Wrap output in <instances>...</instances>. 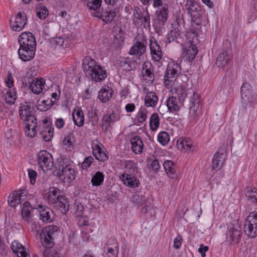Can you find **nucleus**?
Wrapping results in <instances>:
<instances>
[{"mask_svg":"<svg viewBox=\"0 0 257 257\" xmlns=\"http://www.w3.org/2000/svg\"><path fill=\"white\" fill-rule=\"evenodd\" d=\"M82 67L86 74L90 75L92 79L96 82L103 81L107 76L106 70L89 57L84 58Z\"/></svg>","mask_w":257,"mask_h":257,"instance_id":"obj_1","label":"nucleus"},{"mask_svg":"<svg viewBox=\"0 0 257 257\" xmlns=\"http://www.w3.org/2000/svg\"><path fill=\"white\" fill-rule=\"evenodd\" d=\"M67 159H62L58 162V170H56L55 175L58 176L64 183H71L75 178V172L72 165L68 164Z\"/></svg>","mask_w":257,"mask_h":257,"instance_id":"obj_2","label":"nucleus"},{"mask_svg":"<svg viewBox=\"0 0 257 257\" xmlns=\"http://www.w3.org/2000/svg\"><path fill=\"white\" fill-rule=\"evenodd\" d=\"M59 232L58 226L49 225L44 227L40 234L41 243L45 247H50L53 245V239Z\"/></svg>","mask_w":257,"mask_h":257,"instance_id":"obj_3","label":"nucleus"},{"mask_svg":"<svg viewBox=\"0 0 257 257\" xmlns=\"http://www.w3.org/2000/svg\"><path fill=\"white\" fill-rule=\"evenodd\" d=\"M185 7L187 13L191 16L192 22H194V26L195 27V25L199 26L202 16V11L200 7L193 0H188Z\"/></svg>","mask_w":257,"mask_h":257,"instance_id":"obj_4","label":"nucleus"},{"mask_svg":"<svg viewBox=\"0 0 257 257\" xmlns=\"http://www.w3.org/2000/svg\"><path fill=\"white\" fill-rule=\"evenodd\" d=\"M244 231L249 237H254L257 235V212H251L247 216L244 224Z\"/></svg>","mask_w":257,"mask_h":257,"instance_id":"obj_5","label":"nucleus"},{"mask_svg":"<svg viewBox=\"0 0 257 257\" xmlns=\"http://www.w3.org/2000/svg\"><path fill=\"white\" fill-rule=\"evenodd\" d=\"M39 167L44 172L51 171L54 166L52 156L46 151H41L37 154Z\"/></svg>","mask_w":257,"mask_h":257,"instance_id":"obj_6","label":"nucleus"},{"mask_svg":"<svg viewBox=\"0 0 257 257\" xmlns=\"http://www.w3.org/2000/svg\"><path fill=\"white\" fill-rule=\"evenodd\" d=\"M179 66L177 64L169 65L164 75V83L165 86L169 88L178 76Z\"/></svg>","mask_w":257,"mask_h":257,"instance_id":"obj_7","label":"nucleus"},{"mask_svg":"<svg viewBox=\"0 0 257 257\" xmlns=\"http://www.w3.org/2000/svg\"><path fill=\"white\" fill-rule=\"evenodd\" d=\"M26 125L25 126V134L28 137L33 138L37 133V118L33 115L29 116L23 120Z\"/></svg>","mask_w":257,"mask_h":257,"instance_id":"obj_8","label":"nucleus"},{"mask_svg":"<svg viewBox=\"0 0 257 257\" xmlns=\"http://www.w3.org/2000/svg\"><path fill=\"white\" fill-rule=\"evenodd\" d=\"M20 47L34 48H36V41L34 36L30 32L22 33L19 38Z\"/></svg>","mask_w":257,"mask_h":257,"instance_id":"obj_9","label":"nucleus"},{"mask_svg":"<svg viewBox=\"0 0 257 257\" xmlns=\"http://www.w3.org/2000/svg\"><path fill=\"white\" fill-rule=\"evenodd\" d=\"M197 44L186 41L184 45H182L183 55L186 60L191 61L194 59L198 53Z\"/></svg>","mask_w":257,"mask_h":257,"instance_id":"obj_10","label":"nucleus"},{"mask_svg":"<svg viewBox=\"0 0 257 257\" xmlns=\"http://www.w3.org/2000/svg\"><path fill=\"white\" fill-rule=\"evenodd\" d=\"M134 23L135 25L141 24L145 26H150V18L149 12L147 11L145 15H143L140 9L138 7L135 8L134 12Z\"/></svg>","mask_w":257,"mask_h":257,"instance_id":"obj_11","label":"nucleus"},{"mask_svg":"<svg viewBox=\"0 0 257 257\" xmlns=\"http://www.w3.org/2000/svg\"><path fill=\"white\" fill-rule=\"evenodd\" d=\"M149 41L152 58L154 61L159 62L162 57V52L161 47L154 37H151Z\"/></svg>","mask_w":257,"mask_h":257,"instance_id":"obj_12","label":"nucleus"},{"mask_svg":"<svg viewBox=\"0 0 257 257\" xmlns=\"http://www.w3.org/2000/svg\"><path fill=\"white\" fill-rule=\"evenodd\" d=\"M27 19L26 14L23 12H19L13 24H11V28L15 31H20L27 24Z\"/></svg>","mask_w":257,"mask_h":257,"instance_id":"obj_13","label":"nucleus"},{"mask_svg":"<svg viewBox=\"0 0 257 257\" xmlns=\"http://www.w3.org/2000/svg\"><path fill=\"white\" fill-rule=\"evenodd\" d=\"M241 234L239 227H230L226 233V240L230 243H237L240 239Z\"/></svg>","mask_w":257,"mask_h":257,"instance_id":"obj_14","label":"nucleus"},{"mask_svg":"<svg viewBox=\"0 0 257 257\" xmlns=\"http://www.w3.org/2000/svg\"><path fill=\"white\" fill-rule=\"evenodd\" d=\"M36 49L20 47L18 50L20 58L24 62L30 61L35 55Z\"/></svg>","mask_w":257,"mask_h":257,"instance_id":"obj_15","label":"nucleus"},{"mask_svg":"<svg viewBox=\"0 0 257 257\" xmlns=\"http://www.w3.org/2000/svg\"><path fill=\"white\" fill-rule=\"evenodd\" d=\"M92 16L100 19L105 23H110L113 19L116 17V13L114 11L110 10L108 11H102L101 12H94L92 13Z\"/></svg>","mask_w":257,"mask_h":257,"instance_id":"obj_16","label":"nucleus"},{"mask_svg":"<svg viewBox=\"0 0 257 257\" xmlns=\"http://www.w3.org/2000/svg\"><path fill=\"white\" fill-rule=\"evenodd\" d=\"M192 25L194 28L190 29L185 34L186 41L191 43H198V36L201 30V23H200L199 26L195 25V27H194V22H192Z\"/></svg>","mask_w":257,"mask_h":257,"instance_id":"obj_17","label":"nucleus"},{"mask_svg":"<svg viewBox=\"0 0 257 257\" xmlns=\"http://www.w3.org/2000/svg\"><path fill=\"white\" fill-rule=\"evenodd\" d=\"M146 44L147 41L145 40H142L141 41H137L131 48L129 54L131 55L142 56L146 52Z\"/></svg>","mask_w":257,"mask_h":257,"instance_id":"obj_18","label":"nucleus"},{"mask_svg":"<svg viewBox=\"0 0 257 257\" xmlns=\"http://www.w3.org/2000/svg\"><path fill=\"white\" fill-rule=\"evenodd\" d=\"M24 197L25 195L21 191H15L9 196L8 204L10 206L15 207L22 203L24 199Z\"/></svg>","mask_w":257,"mask_h":257,"instance_id":"obj_19","label":"nucleus"},{"mask_svg":"<svg viewBox=\"0 0 257 257\" xmlns=\"http://www.w3.org/2000/svg\"><path fill=\"white\" fill-rule=\"evenodd\" d=\"M113 93L111 88L104 86L99 91L98 97L101 102L106 103L111 99Z\"/></svg>","mask_w":257,"mask_h":257,"instance_id":"obj_20","label":"nucleus"},{"mask_svg":"<svg viewBox=\"0 0 257 257\" xmlns=\"http://www.w3.org/2000/svg\"><path fill=\"white\" fill-rule=\"evenodd\" d=\"M119 178L124 185L130 188L137 187L140 184L139 180L134 175L121 174Z\"/></svg>","mask_w":257,"mask_h":257,"instance_id":"obj_21","label":"nucleus"},{"mask_svg":"<svg viewBox=\"0 0 257 257\" xmlns=\"http://www.w3.org/2000/svg\"><path fill=\"white\" fill-rule=\"evenodd\" d=\"M117 120L116 114L113 112L107 113L103 115L102 117V128L104 131L108 130L112 127V124Z\"/></svg>","mask_w":257,"mask_h":257,"instance_id":"obj_22","label":"nucleus"},{"mask_svg":"<svg viewBox=\"0 0 257 257\" xmlns=\"http://www.w3.org/2000/svg\"><path fill=\"white\" fill-rule=\"evenodd\" d=\"M30 88L32 91L36 94L40 93L44 88L45 81L43 78L33 79L32 81H29Z\"/></svg>","mask_w":257,"mask_h":257,"instance_id":"obj_23","label":"nucleus"},{"mask_svg":"<svg viewBox=\"0 0 257 257\" xmlns=\"http://www.w3.org/2000/svg\"><path fill=\"white\" fill-rule=\"evenodd\" d=\"M220 151L219 150L218 152H216L212 158L211 167L213 170L218 171L223 165L224 161V155L223 153L221 152H220Z\"/></svg>","mask_w":257,"mask_h":257,"instance_id":"obj_24","label":"nucleus"},{"mask_svg":"<svg viewBox=\"0 0 257 257\" xmlns=\"http://www.w3.org/2000/svg\"><path fill=\"white\" fill-rule=\"evenodd\" d=\"M40 209V219L44 222H50L53 220V212L48 207H43L42 205H39Z\"/></svg>","mask_w":257,"mask_h":257,"instance_id":"obj_25","label":"nucleus"},{"mask_svg":"<svg viewBox=\"0 0 257 257\" xmlns=\"http://www.w3.org/2000/svg\"><path fill=\"white\" fill-rule=\"evenodd\" d=\"M11 248L17 257H30L29 254L26 251L25 247L20 243L14 241L12 243Z\"/></svg>","mask_w":257,"mask_h":257,"instance_id":"obj_26","label":"nucleus"},{"mask_svg":"<svg viewBox=\"0 0 257 257\" xmlns=\"http://www.w3.org/2000/svg\"><path fill=\"white\" fill-rule=\"evenodd\" d=\"M33 108L31 106V104L28 102L22 103L19 107V114L22 119H24L26 117L31 116L32 114Z\"/></svg>","mask_w":257,"mask_h":257,"instance_id":"obj_27","label":"nucleus"},{"mask_svg":"<svg viewBox=\"0 0 257 257\" xmlns=\"http://www.w3.org/2000/svg\"><path fill=\"white\" fill-rule=\"evenodd\" d=\"M231 60V56L226 50H223L220 53L216 61V65L218 67H224L228 64Z\"/></svg>","mask_w":257,"mask_h":257,"instance_id":"obj_28","label":"nucleus"},{"mask_svg":"<svg viewBox=\"0 0 257 257\" xmlns=\"http://www.w3.org/2000/svg\"><path fill=\"white\" fill-rule=\"evenodd\" d=\"M51 47L54 49L63 50L67 47V43H65L64 39L62 37L52 38L50 40Z\"/></svg>","mask_w":257,"mask_h":257,"instance_id":"obj_29","label":"nucleus"},{"mask_svg":"<svg viewBox=\"0 0 257 257\" xmlns=\"http://www.w3.org/2000/svg\"><path fill=\"white\" fill-rule=\"evenodd\" d=\"M168 14L169 6L166 3H164L163 7L159 8L156 12V15L158 20L163 23L167 22L168 20Z\"/></svg>","mask_w":257,"mask_h":257,"instance_id":"obj_30","label":"nucleus"},{"mask_svg":"<svg viewBox=\"0 0 257 257\" xmlns=\"http://www.w3.org/2000/svg\"><path fill=\"white\" fill-rule=\"evenodd\" d=\"M132 149L136 154L141 153L144 148V144L139 136H135L131 141Z\"/></svg>","mask_w":257,"mask_h":257,"instance_id":"obj_31","label":"nucleus"},{"mask_svg":"<svg viewBox=\"0 0 257 257\" xmlns=\"http://www.w3.org/2000/svg\"><path fill=\"white\" fill-rule=\"evenodd\" d=\"M166 105L170 112H174L179 111L180 107L182 105L176 97L171 96L168 98L166 101Z\"/></svg>","mask_w":257,"mask_h":257,"instance_id":"obj_32","label":"nucleus"},{"mask_svg":"<svg viewBox=\"0 0 257 257\" xmlns=\"http://www.w3.org/2000/svg\"><path fill=\"white\" fill-rule=\"evenodd\" d=\"M158 101V98L154 92H148L145 97V104L147 107H155Z\"/></svg>","mask_w":257,"mask_h":257,"instance_id":"obj_33","label":"nucleus"},{"mask_svg":"<svg viewBox=\"0 0 257 257\" xmlns=\"http://www.w3.org/2000/svg\"><path fill=\"white\" fill-rule=\"evenodd\" d=\"M73 120L74 124L79 127L84 124V117L83 113L80 108L75 109L72 113Z\"/></svg>","mask_w":257,"mask_h":257,"instance_id":"obj_34","label":"nucleus"},{"mask_svg":"<svg viewBox=\"0 0 257 257\" xmlns=\"http://www.w3.org/2000/svg\"><path fill=\"white\" fill-rule=\"evenodd\" d=\"M93 155L95 159L100 162H105L108 160V157L105 153L102 151L101 147L99 145H95L92 147Z\"/></svg>","mask_w":257,"mask_h":257,"instance_id":"obj_35","label":"nucleus"},{"mask_svg":"<svg viewBox=\"0 0 257 257\" xmlns=\"http://www.w3.org/2000/svg\"><path fill=\"white\" fill-rule=\"evenodd\" d=\"M177 146L178 149L187 151L192 148V141L189 138H180L177 141Z\"/></svg>","mask_w":257,"mask_h":257,"instance_id":"obj_36","label":"nucleus"},{"mask_svg":"<svg viewBox=\"0 0 257 257\" xmlns=\"http://www.w3.org/2000/svg\"><path fill=\"white\" fill-rule=\"evenodd\" d=\"M125 171L123 174L135 176L138 173L137 164L132 161H127L125 164Z\"/></svg>","mask_w":257,"mask_h":257,"instance_id":"obj_37","label":"nucleus"},{"mask_svg":"<svg viewBox=\"0 0 257 257\" xmlns=\"http://www.w3.org/2000/svg\"><path fill=\"white\" fill-rule=\"evenodd\" d=\"M173 163L169 160H166L163 163V166L167 175L172 178L176 177V174L173 167Z\"/></svg>","mask_w":257,"mask_h":257,"instance_id":"obj_38","label":"nucleus"},{"mask_svg":"<svg viewBox=\"0 0 257 257\" xmlns=\"http://www.w3.org/2000/svg\"><path fill=\"white\" fill-rule=\"evenodd\" d=\"M55 204L58 209L64 214H65L69 209L68 202L63 198L58 199L55 202Z\"/></svg>","mask_w":257,"mask_h":257,"instance_id":"obj_39","label":"nucleus"},{"mask_svg":"<svg viewBox=\"0 0 257 257\" xmlns=\"http://www.w3.org/2000/svg\"><path fill=\"white\" fill-rule=\"evenodd\" d=\"M120 66L122 69L126 71H130L136 69V63L131 61L128 59H123L120 62Z\"/></svg>","mask_w":257,"mask_h":257,"instance_id":"obj_40","label":"nucleus"},{"mask_svg":"<svg viewBox=\"0 0 257 257\" xmlns=\"http://www.w3.org/2000/svg\"><path fill=\"white\" fill-rule=\"evenodd\" d=\"M182 33L179 30H171L168 34V42L176 41L177 43H180Z\"/></svg>","mask_w":257,"mask_h":257,"instance_id":"obj_41","label":"nucleus"},{"mask_svg":"<svg viewBox=\"0 0 257 257\" xmlns=\"http://www.w3.org/2000/svg\"><path fill=\"white\" fill-rule=\"evenodd\" d=\"M40 135L45 142H49L51 140L53 136V128L51 127H47L42 131Z\"/></svg>","mask_w":257,"mask_h":257,"instance_id":"obj_42","label":"nucleus"},{"mask_svg":"<svg viewBox=\"0 0 257 257\" xmlns=\"http://www.w3.org/2000/svg\"><path fill=\"white\" fill-rule=\"evenodd\" d=\"M104 176L103 173L98 171L95 173L94 175L91 178L92 185L93 186H98L100 185L104 181Z\"/></svg>","mask_w":257,"mask_h":257,"instance_id":"obj_43","label":"nucleus"},{"mask_svg":"<svg viewBox=\"0 0 257 257\" xmlns=\"http://www.w3.org/2000/svg\"><path fill=\"white\" fill-rule=\"evenodd\" d=\"M37 15L41 20L45 19L48 16L49 12L47 8L42 4H39L36 9Z\"/></svg>","mask_w":257,"mask_h":257,"instance_id":"obj_44","label":"nucleus"},{"mask_svg":"<svg viewBox=\"0 0 257 257\" xmlns=\"http://www.w3.org/2000/svg\"><path fill=\"white\" fill-rule=\"evenodd\" d=\"M54 103L55 101L50 99L44 100L37 105V108L41 111H45L49 109Z\"/></svg>","mask_w":257,"mask_h":257,"instance_id":"obj_45","label":"nucleus"},{"mask_svg":"<svg viewBox=\"0 0 257 257\" xmlns=\"http://www.w3.org/2000/svg\"><path fill=\"white\" fill-rule=\"evenodd\" d=\"M160 119L157 113H154L152 114L150 120V128L152 131H156L159 126Z\"/></svg>","mask_w":257,"mask_h":257,"instance_id":"obj_46","label":"nucleus"},{"mask_svg":"<svg viewBox=\"0 0 257 257\" xmlns=\"http://www.w3.org/2000/svg\"><path fill=\"white\" fill-rule=\"evenodd\" d=\"M87 6L91 10L94 12H98L97 10L101 5L102 0H84Z\"/></svg>","mask_w":257,"mask_h":257,"instance_id":"obj_47","label":"nucleus"},{"mask_svg":"<svg viewBox=\"0 0 257 257\" xmlns=\"http://www.w3.org/2000/svg\"><path fill=\"white\" fill-rule=\"evenodd\" d=\"M31 206L28 202H26L23 204V207L21 211V215L23 219L28 220L30 217V210Z\"/></svg>","mask_w":257,"mask_h":257,"instance_id":"obj_48","label":"nucleus"},{"mask_svg":"<svg viewBox=\"0 0 257 257\" xmlns=\"http://www.w3.org/2000/svg\"><path fill=\"white\" fill-rule=\"evenodd\" d=\"M142 73L143 77H146V79L148 78L149 81L154 80V76L152 68L151 67L147 68V65L146 64H143Z\"/></svg>","mask_w":257,"mask_h":257,"instance_id":"obj_49","label":"nucleus"},{"mask_svg":"<svg viewBox=\"0 0 257 257\" xmlns=\"http://www.w3.org/2000/svg\"><path fill=\"white\" fill-rule=\"evenodd\" d=\"M113 243L112 244L113 245L114 247L116 249H113L112 247H109L107 249V257H117V252L118 251V244L117 241L115 239L112 240Z\"/></svg>","mask_w":257,"mask_h":257,"instance_id":"obj_50","label":"nucleus"},{"mask_svg":"<svg viewBox=\"0 0 257 257\" xmlns=\"http://www.w3.org/2000/svg\"><path fill=\"white\" fill-rule=\"evenodd\" d=\"M50 247H45V249L43 251L44 257H60L58 251Z\"/></svg>","mask_w":257,"mask_h":257,"instance_id":"obj_51","label":"nucleus"},{"mask_svg":"<svg viewBox=\"0 0 257 257\" xmlns=\"http://www.w3.org/2000/svg\"><path fill=\"white\" fill-rule=\"evenodd\" d=\"M158 141L163 145H165L170 140L169 134L165 132H162L158 134Z\"/></svg>","mask_w":257,"mask_h":257,"instance_id":"obj_52","label":"nucleus"},{"mask_svg":"<svg viewBox=\"0 0 257 257\" xmlns=\"http://www.w3.org/2000/svg\"><path fill=\"white\" fill-rule=\"evenodd\" d=\"M148 111L146 108L141 107L138 113V120L140 123H143L147 118Z\"/></svg>","mask_w":257,"mask_h":257,"instance_id":"obj_53","label":"nucleus"},{"mask_svg":"<svg viewBox=\"0 0 257 257\" xmlns=\"http://www.w3.org/2000/svg\"><path fill=\"white\" fill-rule=\"evenodd\" d=\"M5 97L6 102L9 104H13L16 99V96L15 93H12L11 91H7L6 93L3 96Z\"/></svg>","mask_w":257,"mask_h":257,"instance_id":"obj_54","label":"nucleus"},{"mask_svg":"<svg viewBox=\"0 0 257 257\" xmlns=\"http://www.w3.org/2000/svg\"><path fill=\"white\" fill-rule=\"evenodd\" d=\"M250 86L247 83H243L240 89V94L241 97H246L250 94Z\"/></svg>","mask_w":257,"mask_h":257,"instance_id":"obj_55","label":"nucleus"},{"mask_svg":"<svg viewBox=\"0 0 257 257\" xmlns=\"http://www.w3.org/2000/svg\"><path fill=\"white\" fill-rule=\"evenodd\" d=\"M248 199L257 204V189L253 188L247 192Z\"/></svg>","mask_w":257,"mask_h":257,"instance_id":"obj_56","label":"nucleus"},{"mask_svg":"<svg viewBox=\"0 0 257 257\" xmlns=\"http://www.w3.org/2000/svg\"><path fill=\"white\" fill-rule=\"evenodd\" d=\"M177 95L178 97L177 98V100L181 103V104L183 105V103L186 97L187 94L185 92V90L182 88L177 89Z\"/></svg>","mask_w":257,"mask_h":257,"instance_id":"obj_57","label":"nucleus"},{"mask_svg":"<svg viewBox=\"0 0 257 257\" xmlns=\"http://www.w3.org/2000/svg\"><path fill=\"white\" fill-rule=\"evenodd\" d=\"M133 202L136 205H142L145 201L146 199L140 197L138 193L135 194L133 197Z\"/></svg>","mask_w":257,"mask_h":257,"instance_id":"obj_58","label":"nucleus"},{"mask_svg":"<svg viewBox=\"0 0 257 257\" xmlns=\"http://www.w3.org/2000/svg\"><path fill=\"white\" fill-rule=\"evenodd\" d=\"M93 161V158L91 156H89V157L85 158L82 164L81 167H82V169H86L87 168H88L90 166L91 164L92 163V162Z\"/></svg>","mask_w":257,"mask_h":257,"instance_id":"obj_59","label":"nucleus"},{"mask_svg":"<svg viewBox=\"0 0 257 257\" xmlns=\"http://www.w3.org/2000/svg\"><path fill=\"white\" fill-rule=\"evenodd\" d=\"M28 175L30 179V182L32 184L35 183L36 179L37 178V174L36 172L33 170H28Z\"/></svg>","mask_w":257,"mask_h":257,"instance_id":"obj_60","label":"nucleus"},{"mask_svg":"<svg viewBox=\"0 0 257 257\" xmlns=\"http://www.w3.org/2000/svg\"><path fill=\"white\" fill-rule=\"evenodd\" d=\"M199 106L200 104L199 101L193 102L190 108V111L192 112V113L193 114H197L198 113L197 111Z\"/></svg>","mask_w":257,"mask_h":257,"instance_id":"obj_61","label":"nucleus"},{"mask_svg":"<svg viewBox=\"0 0 257 257\" xmlns=\"http://www.w3.org/2000/svg\"><path fill=\"white\" fill-rule=\"evenodd\" d=\"M104 1L106 4L111 5L112 6L120 7L122 0H104Z\"/></svg>","mask_w":257,"mask_h":257,"instance_id":"obj_62","label":"nucleus"},{"mask_svg":"<svg viewBox=\"0 0 257 257\" xmlns=\"http://www.w3.org/2000/svg\"><path fill=\"white\" fill-rule=\"evenodd\" d=\"M58 191V190L56 188H50L48 192L49 197L51 198L54 196L57 198V200L58 199H60L59 196L57 195Z\"/></svg>","mask_w":257,"mask_h":257,"instance_id":"obj_63","label":"nucleus"},{"mask_svg":"<svg viewBox=\"0 0 257 257\" xmlns=\"http://www.w3.org/2000/svg\"><path fill=\"white\" fill-rule=\"evenodd\" d=\"M182 244V237L178 236L174 239V246L176 249H179Z\"/></svg>","mask_w":257,"mask_h":257,"instance_id":"obj_64","label":"nucleus"}]
</instances>
